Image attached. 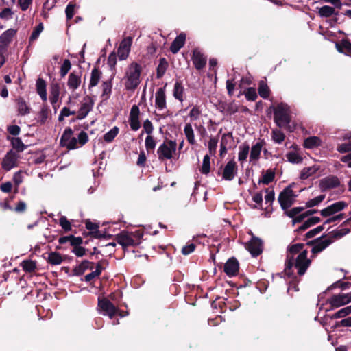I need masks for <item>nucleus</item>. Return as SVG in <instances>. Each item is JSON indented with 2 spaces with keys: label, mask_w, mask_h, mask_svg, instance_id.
<instances>
[{
  "label": "nucleus",
  "mask_w": 351,
  "mask_h": 351,
  "mask_svg": "<svg viewBox=\"0 0 351 351\" xmlns=\"http://www.w3.org/2000/svg\"><path fill=\"white\" fill-rule=\"evenodd\" d=\"M308 251L306 250H302L294 259L291 261L292 264L290 267H288V261H285V273L289 277L293 276L292 268L294 267L298 270L299 276H303L311 263V259L308 258Z\"/></svg>",
  "instance_id": "obj_1"
},
{
  "label": "nucleus",
  "mask_w": 351,
  "mask_h": 351,
  "mask_svg": "<svg viewBox=\"0 0 351 351\" xmlns=\"http://www.w3.org/2000/svg\"><path fill=\"white\" fill-rule=\"evenodd\" d=\"M142 66L137 62H132L125 72V88L127 90H134L140 84Z\"/></svg>",
  "instance_id": "obj_2"
},
{
  "label": "nucleus",
  "mask_w": 351,
  "mask_h": 351,
  "mask_svg": "<svg viewBox=\"0 0 351 351\" xmlns=\"http://www.w3.org/2000/svg\"><path fill=\"white\" fill-rule=\"evenodd\" d=\"M274 109V122L279 128H287L291 121L288 113L289 108L287 104L280 103Z\"/></svg>",
  "instance_id": "obj_3"
},
{
  "label": "nucleus",
  "mask_w": 351,
  "mask_h": 351,
  "mask_svg": "<svg viewBox=\"0 0 351 351\" xmlns=\"http://www.w3.org/2000/svg\"><path fill=\"white\" fill-rule=\"evenodd\" d=\"M176 147L177 143L176 141L169 140L165 141L157 149L159 160L164 161L171 159L173 157V154L176 150Z\"/></svg>",
  "instance_id": "obj_4"
},
{
  "label": "nucleus",
  "mask_w": 351,
  "mask_h": 351,
  "mask_svg": "<svg viewBox=\"0 0 351 351\" xmlns=\"http://www.w3.org/2000/svg\"><path fill=\"white\" fill-rule=\"evenodd\" d=\"M294 195L293 191L291 189V186H288L285 188L279 194L278 201L283 210L289 209L294 203Z\"/></svg>",
  "instance_id": "obj_5"
},
{
  "label": "nucleus",
  "mask_w": 351,
  "mask_h": 351,
  "mask_svg": "<svg viewBox=\"0 0 351 351\" xmlns=\"http://www.w3.org/2000/svg\"><path fill=\"white\" fill-rule=\"evenodd\" d=\"M97 308L103 312L104 315L108 316L112 319L115 315L118 314L119 309L117 308L108 299L106 298H98Z\"/></svg>",
  "instance_id": "obj_6"
},
{
  "label": "nucleus",
  "mask_w": 351,
  "mask_h": 351,
  "mask_svg": "<svg viewBox=\"0 0 351 351\" xmlns=\"http://www.w3.org/2000/svg\"><path fill=\"white\" fill-rule=\"evenodd\" d=\"M350 302L351 293L333 295L332 297L327 300V302L330 305V308L326 309V311L339 308L341 306L348 304Z\"/></svg>",
  "instance_id": "obj_7"
},
{
  "label": "nucleus",
  "mask_w": 351,
  "mask_h": 351,
  "mask_svg": "<svg viewBox=\"0 0 351 351\" xmlns=\"http://www.w3.org/2000/svg\"><path fill=\"white\" fill-rule=\"evenodd\" d=\"M116 241L120 244L123 250L128 247H135L138 245V241H134V238L128 231H121L119 234L116 235Z\"/></svg>",
  "instance_id": "obj_8"
},
{
  "label": "nucleus",
  "mask_w": 351,
  "mask_h": 351,
  "mask_svg": "<svg viewBox=\"0 0 351 351\" xmlns=\"http://www.w3.org/2000/svg\"><path fill=\"white\" fill-rule=\"evenodd\" d=\"M19 158V154L13 149L7 152L1 162V167L5 171H10L17 166V161Z\"/></svg>",
  "instance_id": "obj_9"
},
{
  "label": "nucleus",
  "mask_w": 351,
  "mask_h": 351,
  "mask_svg": "<svg viewBox=\"0 0 351 351\" xmlns=\"http://www.w3.org/2000/svg\"><path fill=\"white\" fill-rule=\"evenodd\" d=\"M347 206L348 204L346 202L339 201L320 210V214L324 217H330L339 212H341Z\"/></svg>",
  "instance_id": "obj_10"
},
{
  "label": "nucleus",
  "mask_w": 351,
  "mask_h": 351,
  "mask_svg": "<svg viewBox=\"0 0 351 351\" xmlns=\"http://www.w3.org/2000/svg\"><path fill=\"white\" fill-rule=\"evenodd\" d=\"M132 38L130 36L124 38L120 43L117 49V56L121 60H125L130 52Z\"/></svg>",
  "instance_id": "obj_11"
},
{
  "label": "nucleus",
  "mask_w": 351,
  "mask_h": 351,
  "mask_svg": "<svg viewBox=\"0 0 351 351\" xmlns=\"http://www.w3.org/2000/svg\"><path fill=\"white\" fill-rule=\"evenodd\" d=\"M246 248L253 257H257L263 252V241L261 239L253 236Z\"/></svg>",
  "instance_id": "obj_12"
},
{
  "label": "nucleus",
  "mask_w": 351,
  "mask_h": 351,
  "mask_svg": "<svg viewBox=\"0 0 351 351\" xmlns=\"http://www.w3.org/2000/svg\"><path fill=\"white\" fill-rule=\"evenodd\" d=\"M237 170L238 167L236 162L234 160L228 161L222 173L223 179L228 181L232 180L237 173Z\"/></svg>",
  "instance_id": "obj_13"
},
{
  "label": "nucleus",
  "mask_w": 351,
  "mask_h": 351,
  "mask_svg": "<svg viewBox=\"0 0 351 351\" xmlns=\"http://www.w3.org/2000/svg\"><path fill=\"white\" fill-rule=\"evenodd\" d=\"M340 185V181L337 177L330 176L326 177L319 181V188L322 191H326L331 189H335Z\"/></svg>",
  "instance_id": "obj_14"
},
{
  "label": "nucleus",
  "mask_w": 351,
  "mask_h": 351,
  "mask_svg": "<svg viewBox=\"0 0 351 351\" xmlns=\"http://www.w3.org/2000/svg\"><path fill=\"white\" fill-rule=\"evenodd\" d=\"M139 115L140 110L138 106L136 105H133L130 112L129 123L131 129L134 131H137L141 127Z\"/></svg>",
  "instance_id": "obj_15"
},
{
  "label": "nucleus",
  "mask_w": 351,
  "mask_h": 351,
  "mask_svg": "<svg viewBox=\"0 0 351 351\" xmlns=\"http://www.w3.org/2000/svg\"><path fill=\"white\" fill-rule=\"evenodd\" d=\"M16 34V30L8 29L0 36V50L6 51L8 45L12 43Z\"/></svg>",
  "instance_id": "obj_16"
},
{
  "label": "nucleus",
  "mask_w": 351,
  "mask_h": 351,
  "mask_svg": "<svg viewBox=\"0 0 351 351\" xmlns=\"http://www.w3.org/2000/svg\"><path fill=\"white\" fill-rule=\"evenodd\" d=\"M239 263L234 257L230 258L224 265L223 271L228 276H235L238 274Z\"/></svg>",
  "instance_id": "obj_17"
},
{
  "label": "nucleus",
  "mask_w": 351,
  "mask_h": 351,
  "mask_svg": "<svg viewBox=\"0 0 351 351\" xmlns=\"http://www.w3.org/2000/svg\"><path fill=\"white\" fill-rule=\"evenodd\" d=\"M304 247V243H296L288 247L285 261H288V267L291 266V261L295 258V255L298 256L301 252Z\"/></svg>",
  "instance_id": "obj_18"
},
{
  "label": "nucleus",
  "mask_w": 351,
  "mask_h": 351,
  "mask_svg": "<svg viewBox=\"0 0 351 351\" xmlns=\"http://www.w3.org/2000/svg\"><path fill=\"white\" fill-rule=\"evenodd\" d=\"M326 237H327V234H323L322 237L318 238L319 241L317 242L315 246L311 249V252L313 255L320 253L333 242V240L330 239V237L323 240Z\"/></svg>",
  "instance_id": "obj_19"
},
{
  "label": "nucleus",
  "mask_w": 351,
  "mask_h": 351,
  "mask_svg": "<svg viewBox=\"0 0 351 351\" xmlns=\"http://www.w3.org/2000/svg\"><path fill=\"white\" fill-rule=\"evenodd\" d=\"M191 59L197 70H202L206 66V58L197 48L193 49Z\"/></svg>",
  "instance_id": "obj_20"
},
{
  "label": "nucleus",
  "mask_w": 351,
  "mask_h": 351,
  "mask_svg": "<svg viewBox=\"0 0 351 351\" xmlns=\"http://www.w3.org/2000/svg\"><path fill=\"white\" fill-rule=\"evenodd\" d=\"M186 35L184 32H181L178 35L173 41L171 43L170 46V51L172 53H177L180 49L184 45L186 41Z\"/></svg>",
  "instance_id": "obj_21"
},
{
  "label": "nucleus",
  "mask_w": 351,
  "mask_h": 351,
  "mask_svg": "<svg viewBox=\"0 0 351 351\" xmlns=\"http://www.w3.org/2000/svg\"><path fill=\"white\" fill-rule=\"evenodd\" d=\"M15 101L19 115L25 116L30 113L32 108L23 97H18Z\"/></svg>",
  "instance_id": "obj_22"
},
{
  "label": "nucleus",
  "mask_w": 351,
  "mask_h": 351,
  "mask_svg": "<svg viewBox=\"0 0 351 351\" xmlns=\"http://www.w3.org/2000/svg\"><path fill=\"white\" fill-rule=\"evenodd\" d=\"M87 99L90 100V102H84L82 104L80 110L77 112V115L76 117V119L78 120L84 119L93 108V100L90 99V97H87ZM84 99H86V97L84 98Z\"/></svg>",
  "instance_id": "obj_23"
},
{
  "label": "nucleus",
  "mask_w": 351,
  "mask_h": 351,
  "mask_svg": "<svg viewBox=\"0 0 351 351\" xmlns=\"http://www.w3.org/2000/svg\"><path fill=\"white\" fill-rule=\"evenodd\" d=\"M165 90L164 88H160L156 93L155 96V104L156 108L160 110H162L166 108V96Z\"/></svg>",
  "instance_id": "obj_24"
},
{
  "label": "nucleus",
  "mask_w": 351,
  "mask_h": 351,
  "mask_svg": "<svg viewBox=\"0 0 351 351\" xmlns=\"http://www.w3.org/2000/svg\"><path fill=\"white\" fill-rule=\"evenodd\" d=\"M93 265L94 263L93 262L88 260H84L79 265L76 266L73 269V274L77 276H82L86 269H93Z\"/></svg>",
  "instance_id": "obj_25"
},
{
  "label": "nucleus",
  "mask_w": 351,
  "mask_h": 351,
  "mask_svg": "<svg viewBox=\"0 0 351 351\" xmlns=\"http://www.w3.org/2000/svg\"><path fill=\"white\" fill-rule=\"evenodd\" d=\"M337 51L343 53L346 55L351 54V43L348 39H343L339 43L335 44Z\"/></svg>",
  "instance_id": "obj_26"
},
{
  "label": "nucleus",
  "mask_w": 351,
  "mask_h": 351,
  "mask_svg": "<svg viewBox=\"0 0 351 351\" xmlns=\"http://www.w3.org/2000/svg\"><path fill=\"white\" fill-rule=\"evenodd\" d=\"M46 86V82L43 78L39 77L36 80V92L40 95V98L43 101H47Z\"/></svg>",
  "instance_id": "obj_27"
},
{
  "label": "nucleus",
  "mask_w": 351,
  "mask_h": 351,
  "mask_svg": "<svg viewBox=\"0 0 351 351\" xmlns=\"http://www.w3.org/2000/svg\"><path fill=\"white\" fill-rule=\"evenodd\" d=\"M219 107L221 112L229 115L235 114L239 110L238 106L234 101L222 103L220 104Z\"/></svg>",
  "instance_id": "obj_28"
},
{
  "label": "nucleus",
  "mask_w": 351,
  "mask_h": 351,
  "mask_svg": "<svg viewBox=\"0 0 351 351\" xmlns=\"http://www.w3.org/2000/svg\"><path fill=\"white\" fill-rule=\"evenodd\" d=\"M112 78L109 80L104 81L101 84L102 94L101 97L103 98L104 101H106L110 97L112 88Z\"/></svg>",
  "instance_id": "obj_29"
},
{
  "label": "nucleus",
  "mask_w": 351,
  "mask_h": 351,
  "mask_svg": "<svg viewBox=\"0 0 351 351\" xmlns=\"http://www.w3.org/2000/svg\"><path fill=\"white\" fill-rule=\"evenodd\" d=\"M81 84V76L72 72L69 75L67 85L70 89H77Z\"/></svg>",
  "instance_id": "obj_30"
},
{
  "label": "nucleus",
  "mask_w": 351,
  "mask_h": 351,
  "mask_svg": "<svg viewBox=\"0 0 351 351\" xmlns=\"http://www.w3.org/2000/svg\"><path fill=\"white\" fill-rule=\"evenodd\" d=\"M264 144V141H261L260 142H257L255 145H254L252 147L250 154V161L257 160L259 158L262 147L263 146Z\"/></svg>",
  "instance_id": "obj_31"
},
{
  "label": "nucleus",
  "mask_w": 351,
  "mask_h": 351,
  "mask_svg": "<svg viewBox=\"0 0 351 351\" xmlns=\"http://www.w3.org/2000/svg\"><path fill=\"white\" fill-rule=\"evenodd\" d=\"M184 88L181 81H176L173 90V97L178 101L182 102L184 101Z\"/></svg>",
  "instance_id": "obj_32"
},
{
  "label": "nucleus",
  "mask_w": 351,
  "mask_h": 351,
  "mask_svg": "<svg viewBox=\"0 0 351 351\" xmlns=\"http://www.w3.org/2000/svg\"><path fill=\"white\" fill-rule=\"evenodd\" d=\"M321 219L319 217H311L309 219H308L306 221H305L302 225H301L298 229L295 230V232H301L308 228L311 227L312 226H314L319 222H320Z\"/></svg>",
  "instance_id": "obj_33"
},
{
  "label": "nucleus",
  "mask_w": 351,
  "mask_h": 351,
  "mask_svg": "<svg viewBox=\"0 0 351 351\" xmlns=\"http://www.w3.org/2000/svg\"><path fill=\"white\" fill-rule=\"evenodd\" d=\"M169 63L165 58L159 59V64L156 68V78L160 79L165 75L168 69Z\"/></svg>",
  "instance_id": "obj_34"
},
{
  "label": "nucleus",
  "mask_w": 351,
  "mask_h": 351,
  "mask_svg": "<svg viewBox=\"0 0 351 351\" xmlns=\"http://www.w3.org/2000/svg\"><path fill=\"white\" fill-rule=\"evenodd\" d=\"M322 141L318 136H309L305 138L304 147L306 149H313L321 145Z\"/></svg>",
  "instance_id": "obj_35"
},
{
  "label": "nucleus",
  "mask_w": 351,
  "mask_h": 351,
  "mask_svg": "<svg viewBox=\"0 0 351 351\" xmlns=\"http://www.w3.org/2000/svg\"><path fill=\"white\" fill-rule=\"evenodd\" d=\"M318 14L321 17L329 18L332 15H337L338 12H336L333 7L324 5L319 9Z\"/></svg>",
  "instance_id": "obj_36"
},
{
  "label": "nucleus",
  "mask_w": 351,
  "mask_h": 351,
  "mask_svg": "<svg viewBox=\"0 0 351 351\" xmlns=\"http://www.w3.org/2000/svg\"><path fill=\"white\" fill-rule=\"evenodd\" d=\"M184 132L189 143L192 145H195L196 141L195 139L194 131L191 123H186L184 128Z\"/></svg>",
  "instance_id": "obj_37"
},
{
  "label": "nucleus",
  "mask_w": 351,
  "mask_h": 351,
  "mask_svg": "<svg viewBox=\"0 0 351 351\" xmlns=\"http://www.w3.org/2000/svg\"><path fill=\"white\" fill-rule=\"evenodd\" d=\"M63 259L61 254L56 252H51L48 254L47 262L52 265H60L62 263Z\"/></svg>",
  "instance_id": "obj_38"
},
{
  "label": "nucleus",
  "mask_w": 351,
  "mask_h": 351,
  "mask_svg": "<svg viewBox=\"0 0 351 351\" xmlns=\"http://www.w3.org/2000/svg\"><path fill=\"white\" fill-rule=\"evenodd\" d=\"M350 232V230L349 228H341L339 230H335L333 231L330 232L327 237H330V239L334 240L339 239L342 238L343 236L346 235Z\"/></svg>",
  "instance_id": "obj_39"
},
{
  "label": "nucleus",
  "mask_w": 351,
  "mask_h": 351,
  "mask_svg": "<svg viewBox=\"0 0 351 351\" xmlns=\"http://www.w3.org/2000/svg\"><path fill=\"white\" fill-rule=\"evenodd\" d=\"M60 95V87L58 84H53L50 90L49 100L53 108L56 109L55 104L57 103Z\"/></svg>",
  "instance_id": "obj_40"
},
{
  "label": "nucleus",
  "mask_w": 351,
  "mask_h": 351,
  "mask_svg": "<svg viewBox=\"0 0 351 351\" xmlns=\"http://www.w3.org/2000/svg\"><path fill=\"white\" fill-rule=\"evenodd\" d=\"M258 93L259 95L263 99H267L270 95V89L267 83L261 80L258 86Z\"/></svg>",
  "instance_id": "obj_41"
},
{
  "label": "nucleus",
  "mask_w": 351,
  "mask_h": 351,
  "mask_svg": "<svg viewBox=\"0 0 351 351\" xmlns=\"http://www.w3.org/2000/svg\"><path fill=\"white\" fill-rule=\"evenodd\" d=\"M319 168L316 166L304 167L300 173V178L301 180H306L309 177L313 176L318 171Z\"/></svg>",
  "instance_id": "obj_42"
},
{
  "label": "nucleus",
  "mask_w": 351,
  "mask_h": 351,
  "mask_svg": "<svg viewBox=\"0 0 351 351\" xmlns=\"http://www.w3.org/2000/svg\"><path fill=\"white\" fill-rule=\"evenodd\" d=\"M21 265L23 269L27 273H32L36 269V261L27 259L22 261Z\"/></svg>",
  "instance_id": "obj_43"
},
{
  "label": "nucleus",
  "mask_w": 351,
  "mask_h": 351,
  "mask_svg": "<svg viewBox=\"0 0 351 351\" xmlns=\"http://www.w3.org/2000/svg\"><path fill=\"white\" fill-rule=\"evenodd\" d=\"M101 72L99 71V69L95 67L91 71V76L89 84V88L94 87L98 84L101 78Z\"/></svg>",
  "instance_id": "obj_44"
},
{
  "label": "nucleus",
  "mask_w": 351,
  "mask_h": 351,
  "mask_svg": "<svg viewBox=\"0 0 351 351\" xmlns=\"http://www.w3.org/2000/svg\"><path fill=\"white\" fill-rule=\"evenodd\" d=\"M275 178V172L274 170L269 169H267L262 178L259 180L258 183H263L264 184H269L272 182Z\"/></svg>",
  "instance_id": "obj_45"
},
{
  "label": "nucleus",
  "mask_w": 351,
  "mask_h": 351,
  "mask_svg": "<svg viewBox=\"0 0 351 351\" xmlns=\"http://www.w3.org/2000/svg\"><path fill=\"white\" fill-rule=\"evenodd\" d=\"M10 141L13 149L16 150L17 154L23 152L27 147V145L23 143L20 138L13 137L10 139Z\"/></svg>",
  "instance_id": "obj_46"
},
{
  "label": "nucleus",
  "mask_w": 351,
  "mask_h": 351,
  "mask_svg": "<svg viewBox=\"0 0 351 351\" xmlns=\"http://www.w3.org/2000/svg\"><path fill=\"white\" fill-rule=\"evenodd\" d=\"M351 313V305L339 310L332 315H327L330 319L345 317Z\"/></svg>",
  "instance_id": "obj_47"
},
{
  "label": "nucleus",
  "mask_w": 351,
  "mask_h": 351,
  "mask_svg": "<svg viewBox=\"0 0 351 351\" xmlns=\"http://www.w3.org/2000/svg\"><path fill=\"white\" fill-rule=\"evenodd\" d=\"M119 132V128L117 126L113 127L110 131L104 135V141L106 143H111L114 138L117 136Z\"/></svg>",
  "instance_id": "obj_48"
},
{
  "label": "nucleus",
  "mask_w": 351,
  "mask_h": 351,
  "mask_svg": "<svg viewBox=\"0 0 351 351\" xmlns=\"http://www.w3.org/2000/svg\"><path fill=\"white\" fill-rule=\"evenodd\" d=\"M73 134V132L71 128H66L60 138V144L62 147H64L65 145H66V143L69 142V140H71Z\"/></svg>",
  "instance_id": "obj_49"
},
{
  "label": "nucleus",
  "mask_w": 351,
  "mask_h": 351,
  "mask_svg": "<svg viewBox=\"0 0 351 351\" xmlns=\"http://www.w3.org/2000/svg\"><path fill=\"white\" fill-rule=\"evenodd\" d=\"M271 138L275 143L280 144L285 141V135L280 130L274 129L271 132Z\"/></svg>",
  "instance_id": "obj_50"
},
{
  "label": "nucleus",
  "mask_w": 351,
  "mask_h": 351,
  "mask_svg": "<svg viewBox=\"0 0 351 351\" xmlns=\"http://www.w3.org/2000/svg\"><path fill=\"white\" fill-rule=\"evenodd\" d=\"M156 142L152 136H147L145 138V145L148 153H154Z\"/></svg>",
  "instance_id": "obj_51"
},
{
  "label": "nucleus",
  "mask_w": 351,
  "mask_h": 351,
  "mask_svg": "<svg viewBox=\"0 0 351 351\" xmlns=\"http://www.w3.org/2000/svg\"><path fill=\"white\" fill-rule=\"evenodd\" d=\"M234 138L232 132L225 133L222 135L220 145L231 147V144L233 143Z\"/></svg>",
  "instance_id": "obj_52"
},
{
  "label": "nucleus",
  "mask_w": 351,
  "mask_h": 351,
  "mask_svg": "<svg viewBox=\"0 0 351 351\" xmlns=\"http://www.w3.org/2000/svg\"><path fill=\"white\" fill-rule=\"evenodd\" d=\"M239 152L238 156V159L239 161L243 162L246 160L250 150L249 145L243 144V145L239 146Z\"/></svg>",
  "instance_id": "obj_53"
},
{
  "label": "nucleus",
  "mask_w": 351,
  "mask_h": 351,
  "mask_svg": "<svg viewBox=\"0 0 351 351\" xmlns=\"http://www.w3.org/2000/svg\"><path fill=\"white\" fill-rule=\"evenodd\" d=\"M210 156L206 154L204 156L203 162L200 171L202 173L207 175L209 173L210 170Z\"/></svg>",
  "instance_id": "obj_54"
},
{
  "label": "nucleus",
  "mask_w": 351,
  "mask_h": 351,
  "mask_svg": "<svg viewBox=\"0 0 351 351\" xmlns=\"http://www.w3.org/2000/svg\"><path fill=\"white\" fill-rule=\"evenodd\" d=\"M286 157L289 162L293 164H298L302 162V157L300 156L298 153L290 152L286 154Z\"/></svg>",
  "instance_id": "obj_55"
},
{
  "label": "nucleus",
  "mask_w": 351,
  "mask_h": 351,
  "mask_svg": "<svg viewBox=\"0 0 351 351\" xmlns=\"http://www.w3.org/2000/svg\"><path fill=\"white\" fill-rule=\"evenodd\" d=\"M324 229V223L322 226H319L316 227L314 229H312L309 230L308 232H306L304 235V241L314 237L317 234L320 233L322 230Z\"/></svg>",
  "instance_id": "obj_56"
},
{
  "label": "nucleus",
  "mask_w": 351,
  "mask_h": 351,
  "mask_svg": "<svg viewBox=\"0 0 351 351\" xmlns=\"http://www.w3.org/2000/svg\"><path fill=\"white\" fill-rule=\"evenodd\" d=\"M49 112H50V109L47 105H44L42 107V108L39 112L40 121L42 124H44L46 122V121L48 118Z\"/></svg>",
  "instance_id": "obj_57"
},
{
  "label": "nucleus",
  "mask_w": 351,
  "mask_h": 351,
  "mask_svg": "<svg viewBox=\"0 0 351 351\" xmlns=\"http://www.w3.org/2000/svg\"><path fill=\"white\" fill-rule=\"evenodd\" d=\"M324 198H325V195H320L312 199L308 200L306 203V208H312V207L319 205L322 202L324 201Z\"/></svg>",
  "instance_id": "obj_58"
},
{
  "label": "nucleus",
  "mask_w": 351,
  "mask_h": 351,
  "mask_svg": "<svg viewBox=\"0 0 351 351\" xmlns=\"http://www.w3.org/2000/svg\"><path fill=\"white\" fill-rule=\"evenodd\" d=\"M59 223L61 226L62 228L66 232L71 231L72 229L71 222L67 219V218L65 216H62L59 219Z\"/></svg>",
  "instance_id": "obj_59"
},
{
  "label": "nucleus",
  "mask_w": 351,
  "mask_h": 351,
  "mask_svg": "<svg viewBox=\"0 0 351 351\" xmlns=\"http://www.w3.org/2000/svg\"><path fill=\"white\" fill-rule=\"evenodd\" d=\"M217 143H218V138L216 137H210L209 141H208V150L209 153L211 155H215L217 152Z\"/></svg>",
  "instance_id": "obj_60"
},
{
  "label": "nucleus",
  "mask_w": 351,
  "mask_h": 351,
  "mask_svg": "<svg viewBox=\"0 0 351 351\" xmlns=\"http://www.w3.org/2000/svg\"><path fill=\"white\" fill-rule=\"evenodd\" d=\"M244 95L248 101H255L257 98L256 89L253 87L247 88Z\"/></svg>",
  "instance_id": "obj_61"
},
{
  "label": "nucleus",
  "mask_w": 351,
  "mask_h": 351,
  "mask_svg": "<svg viewBox=\"0 0 351 351\" xmlns=\"http://www.w3.org/2000/svg\"><path fill=\"white\" fill-rule=\"evenodd\" d=\"M76 5L75 3H73L72 2H69V4L67 5V6L66 7V9H65V14H66V20L69 21V20H71L73 16H74V14H75V8Z\"/></svg>",
  "instance_id": "obj_62"
},
{
  "label": "nucleus",
  "mask_w": 351,
  "mask_h": 351,
  "mask_svg": "<svg viewBox=\"0 0 351 351\" xmlns=\"http://www.w3.org/2000/svg\"><path fill=\"white\" fill-rule=\"evenodd\" d=\"M71 68V64L69 60L65 59L60 68V75L64 77Z\"/></svg>",
  "instance_id": "obj_63"
},
{
  "label": "nucleus",
  "mask_w": 351,
  "mask_h": 351,
  "mask_svg": "<svg viewBox=\"0 0 351 351\" xmlns=\"http://www.w3.org/2000/svg\"><path fill=\"white\" fill-rule=\"evenodd\" d=\"M337 150L339 153H346L351 152V141L348 143H341L337 145Z\"/></svg>",
  "instance_id": "obj_64"
}]
</instances>
